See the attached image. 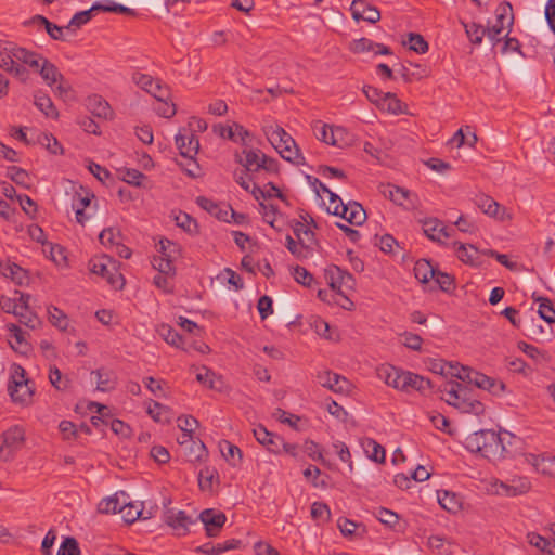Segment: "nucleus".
Wrapping results in <instances>:
<instances>
[{
  "mask_svg": "<svg viewBox=\"0 0 555 555\" xmlns=\"http://www.w3.org/2000/svg\"><path fill=\"white\" fill-rule=\"evenodd\" d=\"M47 60L42 54L18 47L13 42L0 44V68L22 80L27 78L25 66L39 72L42 63Z\"/></svg>",
  "mask_w": 555,
  "mask_h": 555,
  "instance_id": "1",
  "label": "nucleus"
},
{
  "mask_svg": "<svg viewBox=\"0 0 555 555\" xmlns=\"http://www.w3.org/2000/svg\"><path fill=\"white\" fill-rule=\"evenodd\" d=\"M431 371L441 375H451L476 387L488 390L494 395L503 391L505 386L502 382L491 378L482 373H479L468 366H462L452 363H444L436 361L431 365Z\"/></svg>",
  "mask_w": 555,
  "mask_h": 555,
  "instance_id": "2",
  "label": "nucleus"
},
{
  "mask_svg": "<svg viewBox=\"0 0 555 555\" xmlns=\"http://www.w3.org/2000/svg\"><path fill=\"white\" fill-rule=\"evenodd\" d=\"M504 436L512 437V435L507 431L498 434L491 429H481L466 437L465 448L468 451L473 453H479L489 460L502 457L506 452V448L504 446Z\"/></svg>",
  "mask_w": 555,
  "mask_h": 555,
  "instance_id": "3",
  "label": "nucleus"
},
{
  "mask_svg": "<svg viewBox=\"0 0 555 555\" xmlns=\"http://www.w3.org/2000/svg\"><path fill=\"white\" fill-rule=\"evenodd\" d=\"M236 160L249 172L250 179L261 173L273 175L279 171L276 159L267 156L258 149H244L242 155H236Z\"/></svg>",
  "mask_w": 555,
  "mask_h": 555,
  "instance_id": "4",
  "label": "nucleus"
},
{
  "mask_svg": "<svg viewBox=\"0 0 555 555\" xmlns=\"http://www.w3.org/2000/svg\"><path fill=\"white\" fill-rule=\"evenodd\" d=\"M266 134L281 157L295 165L302 164L304 157L299 153L295 140L283 128L271 127Z\"/></svg>",
  "mask_w": 555,
  "mask_h": 555,
  "instance_id": "5",
  "label": "nucleus"
},
{
  "mask_svg": "<svg viewBox=\"0 0 555 555\" xmlns=\"http://www.w3.org/2000/svg\"><path fill=\"white\" fill-rule=\"evenodd\" d=\"M9 393L14 402L28 403L33 397V388L25 378V370L20 365L11 367V382L8 385Z\"/></svg>",
  "mask_w": 555,
  "mask_h": 555,
  "instance_id": "6",
  "label": "nucleus"
},
{
  "mask_svg": "<svg viewBox=\"0 0 555 555\" xmlns=\"http://www.w3.org/2000/svg\"><path fill=\"white\" fill-rule=\"evenodd\" d=\"M90 270L99 274L115 288H122L125 284L124 276L117 272L116 261L106 255L94 258L90 261Z\"/></svg>",
  "mask_w": 555,
  "mask_h": 555,
  "instance_id": "7",
  "label": "nucleus"
},
{
  "mask_svg": "<svg viewBox=\"0 0 555 555\" xmlns=\"http://www.w3.org/2000/svg\"><path fill=\"white\" fill-rule=\"evenodd\" d=\"M25 440V431L20 426H12L0 436V461L12 460L13 454L18 450Z\"/></svg>",
  "mask_w": 555,
  "mask_h": 555,
  "instance_id": "8",
  "label": "nucleus"
},
{
  "mask_svg": "<svg viewBox=\"0 0 555 555\" xmlns=\"http://www.w3.org/2000/svg\"><path fill=\"white\" fill-rule=\"evenodd\" d=\"M314 135L318 140L337 147L347 144V131L343 127H332L322 121H315L313 125Z\"/></svg>",
  "mask_w": 555,
  "mask_h": 555,
  "instance_id": "9",
  "label": "nucleus"
},
{
  "mask_svg": "<svg viewBox=\"0 0 555 555\" xmlns=\"http://www.w3.org/2000/svg\"><path fill=\"white\" fill-rule=\"evenodd\" d=\"M496 21L492 27L487 29V37L493 44L500 41V34L505 27H511L514 22L513 8L508 2H502L495 10Z\"/></svg>",
  "mask_w": 555,
  "mask_h": 555,
  "instance_id": "10",
  "label": "nucleus"
},
{
  "mask_svg": "<svg viewBox=\"0 0 555 555\" xmlns=\"http://www.w3.org/2000/svg\"><path fill=\"white\" fill-rule=\"evenodd\" d=\"M132 81L156 100H167L169 98L168 87L164 86L159 79H155L151 75L135 72L132 75Z\"/></svg>",
  "mask_w": 555,
  "mask_h": 555,
  "instance_id": "11",
  "label": "nucleus"
},
{
  "mask_svg": "<svg viewBox=\"0 0 555 555\" xmlns=\"http://www.w3.org/2000/svg\"><path fill=\"white\" fill-rule=\"evenodd\" d=\"M324 276L331 288L333 291H336L337 294L339 295H344V287L352 288L354 284V279L352 274L341 270L337 266H331L326 268L324 271Z\"/></svg>",
  "mask_w": 555,
  "mask_h": 555,
  "instance_id": "12",
  "label": "nucleus"
},
{
  "mask_svg": "<svg viewBox=\"0 0 555 555\" xmlns=\"http://www.w3.org/2000/svg\"><path fill=\"white\" fill-rule=\"evenodd\" d=\"M496 492L506 496H518L530 491L531 481L526 476H513L495 483Z\"/></svg>",
  "mask_w": 555,
  "mask_h": 555,
  "instance_id": "13",
  "label": "nucleus"
},
{
  "mask_svg": "<svg viewBox=\"0 0 555 555\" xmlns=\"http://www.w3.org/2000/svg\"><path fill=\"white\" fill-rule=\"evenodd\" d=\"M476 206L487 216L500 221L512 219V215L502 207L496 201L486 194H479L475 197Z\"/></svg>",
  "mask_w": 555,
  "mask_h": 555,
  "instance_id": "14",
  "label": "nucleus"
},
{
  "mask_svg": "<svg viewBox=\"0 0 555 555\" xmlns=\"http://www.w3.org/2000/svg\"><path fill=\"white\" fill-rule=\"evenodd\" d=\"M164 521L171 527L178 535H185L191 525L196 522L184 511L168 509L164 514Z\"/></svg>",
  "mask_w": 555,
  "mask_h": 555,
  "instance_id": "15",
  "label": "nucleus"
},
{
  "mask_svg": "<svg viewBox=\"0 0 555 555\" xmlns=\"http://www.w3.org/2000/svg\"><path fill=\"white\" fill-rule=\"evenodd\" d=\"M176 145L181 156L192 160L198 152L199 141L191 130L183 129L176 135Z\"/></svg>",
  "mask_w": 555,
  "mask_h": 555,
  "instance_id": "16",
  "label": "nucleus"
},
{
  "mask_svg": "<svg viewBox=\"0 0 555 555\" xmlns=\"http://www.w3.org/2000/svg\"><path fill=\"white\" fill-rule=\"evenodd\" d=\"M198 519L203 522L208 537H216L227 521L225 515L215 509L203 511Z\"/></svg>",
  "mask_w": 555,
  "mask_h": 555,
  "instance_id": "17",
  "label": "nucleus"
},
{
  "mask_svg": "<svg viewBox=\"0 0 555 555\" xmlns=\"http://www.w3.org/2000/svg\"><path fill=\"white\" fill-rule=\"evenodd\" d=\"M352 17L356 21L376 23L380 20V12L365 0H353L350 7Z\"/></svg>",
  "mask_w": 555,
  "mask_h": 555,
  "instance_id": "18",
  "label": "nucleus"
},
{
  "mask_svg": "<svg viewBox=\"0 0 555 555\" xmlns=\"http://www.w3.org/2000/svg\"><path fill=\"white\" fill-rule=\"evenodd\" d=\"M253 431L260 444L266 447L268 451L279 454V448L284 446V439L281 436L268 431L262 425L256 426Z\"/></svg>",
  "mask_w": 555,
  "mask_h": 555,
  "instance_id": "19",
  "label": "nucleus"
},
{
  "mask_svg": "<svg viewBox=\"0 0 555 555\" xmlns=\"http://www.w3.org/2000/svg\"><path fill=\"white\" fill-rule=\"evenodd\" d=\"M525 461L531 465L535 472L545 476H555V456L529 453L525 455Z\"/></svg>",
  "mask_w": 555,
  "mask_h": 555,
  "instance_id": "20",
  "label": "nucleus"
},
{
  "mask_svg": "<svg viewBox=\"0 0 555 555\" xmlns=\"http://www.w3.org/2000/svg\"><path fill=\"white\" fill-rule=\"evenodd\" d=\"M317 379L322 387L334 392H344L347 390L349 385L347 378L327 370L319 372L317 374Z\"/></svg>",
  "mask_w": 555,
  "mask_h": 555,
  "instance_id": "21",
  "label": "nucleus"
},
{
  "mask_svg": "<svg viewBox=\"0 0 555 555\" xmlns=\"http://www.w3.org/2000/svg\"><path fill=\"white\" fill-rule=\"evenodd\" d=\"M439 391L442 393V399L449 404L457 408L464 396L467 395V388L455 380L446 382Z\"/></svg>",
  "mask_w": 555,
  "mask_h": 555,
  "instance_id": "22",
  "label": "nucleus"
},
{
  "mask_svg": "<svg viewBox=\"0 0 555 555\" xmlns=\"http://www.w3.org/2000/svg\"><path fill=\"white\" fill-rule=\"evenodd\" d=\"M0 274L18 286H23L29 281L28 272L11 261H0Z\"/></svg>",
  "mask_w": 555,
  "mask_h": 555,
  "instance_id": "23",
  "label": "nucleus"
},
{
  "mask_svg": "<svg viewBox=\"0 0 555 555\" xmlns=\"http://www.w3.org/2000/svg\"><path fill=\"white\" fill-rule=\"evenodd\" d=\"M129 496L125 492L115 493L113 496L103 499L98 506L102 514H116L127 507Z\"/></svg>",
  "mask_w": 555,
  "mask_h": 555,
  "instance_id": "24",
  "label": "nucleus"
},
{
  "mask_svg": "<svg viewBox=\"0 0 555 555\" xmlns=\"http://www.w3.org/2000/svg\"><path fill=\"white\" fill-rule=\"evenodd\" d=\"M424 234L434 242L441 243L450 236L447 228L437 218H426L422 221Z\"/></svg>",
  "mask_w": 555,
  "mask_h": 555,
  "instance_id": "25",
  "label": "nucleus"
},
{
  "mask_svg": "<svg viewBox=\"0 0 555 555\" xmlns=\"http://www.w3.org/2000/svg\"><path fill=\"white\" fill-rule=\"evenodd\" d=\"M338 216L353 225H361L366 219L364 208L357 202H349L348 204H345Z\"/></svg>",
  "mask_w": 555,
  "mask_h": 555,
  "instance_id": "26",
  "label": "nucleus"
},
{
  "mask_svg": "<svg viewBox=\"0 0 555 555\" xmlns=\"http://www.w3.org/2000/svg\"><path fill=\"white\" fill-rule=\"evenodd\" d=\"M431 387L433 385L429 379L418 374L406 371L401 386V391L410 392L411 390H416L423 393L426 390L431 389Z\"/></svg>",
  "mask_w": 555,
  "mask_h": 555,
  "instance_id": "27",
  "label": "nucleus"
},
{
  "mask_svg": "<svg viewBox=\"0 0 555 555\" xmlns=\"http://www.w3.org/2000/svg\"><path fill=\"white\" fill-rule=\"evenodd\" d=\"M91 197H93V195L90 196L87 192H85V194L77 192L73 196L72 208L75 210L77 222L82 225L90 218L85 210L90 205Z\"/></svg>",
  "mask_w": 555,
  "mask_h": 555,
  "instance_id": "28",
  "label": "nucleus"
},
{
  "mask_svg": "<svg viewBox=\"0 0 555 555\" xmlns=\"http://www.w3.org/2000/svg\"><path fill=\"white\" fill-rule=\"evenodd\" d=\"M456 257L464 263L470 266H480L479 250L474 245L454 243Z\"/></svg>",
  "mask_w": 555,
  "mask_h": 555,
  "instance_id": "29",
  "label": "nucleus"
},
{
  "mask_svg": "<svg viewBox=\"0 0 555 555\" xmlns=\"http://www.w3.org/2000/svg\"><path fill=\"white\" fill-rule=\"evenodd\" d=\"M88 108L90 112L100 118L108 119L112 117L113 112L107 101L100 95L88 98Z\"/></svg>",
  "mask_w": 555,
  "mask_h": 555,
  "instance_id": "30",
  "label": "nucleus"
},
{
  "mask_svg": "<svg viewBox=\"0 0 555 555\" xmlns=\"http://www.w3.org/2000/svg\"><path fill=\"white\" fill-rule=\"evenodd\" d=\"M392 202L408 210H412L417 207L418 197L409 190L398 186L397 190H395V198Z\"/></svg>",
  "mask_w": 555,
  "mask_h": 555,
  "instance_id": "31",
  "label": "nucleus"
},
{
  "mask_svg": "<svg viewBox=\"0 0 555 555\" xmlns=\"http://www.w3.org/2000/svg\"><path fill=\"white\" fill-rule=\"evenodd\" d=\"M29 24L35 25V26H44V28H46L47 33L49 34V36L52 39H54V40H65V38H64V29H66V28L65 27H60V26L51 23L50 21H48L42 15L34 16L29 21Z\"/></svg>",
  "mask_w": 555,
  "mask_h": 555,
  "instance_id": "32",
  "label": "nucleus"
},
{
  "mask_svg": "<svg viewBox=\"0 0 555 555\" xmlns=\"http://www.w3.org/2000/svg\"><path fill=\"white\" fill-rule=\"evenodd\" d=\"M34 104L36 107L42 112L47 117L56 119L59 117V112L56 107L54 106L51 98L42 92H37L35 94V102Z\"/></svg>",
  "mask_w": 555,
  "mask_h": 555,
  "instance_id": "33",
  "label": "nucleus"
},
{
  "mask_svg": "<svg viewBox=\"0 0 555 555\" xmlns=\"http://www.w3.org/2000/svg\"><path fill=\"white\" fill-rule=\"evenodd\" d=\"M101 8H102L101 2H94L90 9L77 12L72 17L68 25L65 28L66 29H70L72 27L80 28L82 25L87 24L92 18L94 12L101 11Z\"/></svg>",
  "mask_w": 555,
  "mask_h": 555,
  "instance_id": "34",
  "label": "nucleus"
},
{
  "mask_svg": "<svg viewBox=\"0 0 555 555\" xmlns=\"http://www.w3.org/2000/svg\"><path fill=\"white\" fill-rule=\"evenodd\" d=\"M38 73L43 81L51 88H53L63 76L59 68L49 60L42 63V67Z\"/></svg>",
  "mask_w": 555,
  "mask_h": 555,
  "instance_id": "35",
  "label": "nucleus"
},
{
  "mask_svg": "<svg viewBox=\"0 0 555 555\" xmlns=\"http://www.w3.org/2000/svg\"><path fill=\"white\" fill-rule=\"evenodd\" d=\"M528 543L538 550L547 553L550 555H554L555 544H552V541L548 539V535H542L537 532H529L527 534Z\"/></svg>",
  "mask_w": 555,
  "mask_h": 555,
  "instance_id": "36",
  "label": "nucleus"
},
{
  "mask_svg": "<svg viewBox=\"0 0 555 555\" xmlns=\"http://www.w3.org/2000/svg\"><path fill=\"white\" fill-rule=\"evenodd\" d=\"M436 269L430 261L420 259L414 266V275L421 283H428L435 276Z\"/></svg>",
  "mask_w": 555,
  "mask_h": 555,
  "instance_id": "37",
  "label": "nucleus"
},
{
  "mask_svg": "<svg viewBox=\"0 0 555 555\" xmlns=\"http://www.w3.org/2000/svg\"><path fill=\"white\" fill-rule=\"evenodd\" d=\"M437 496L443 509L450 513H456L461 508V500L455 493L443 490L438 491Z\"/></svg>",
  "mask_w": 555,
  "mask_h": 555,
  "instance_id": "38",
  "label": "nucleus"
},
{
  "mask_svg": "<svg viewBox=\"0 0 555 555\" xmlns=\"http://www.w3.org/2000/svg\"><path fill=\"white\" fill-rule=\"evenodd\" d=\"M286 247L298 259L308 258L311 254V245L306 240L296 242L291 235L286 236Z\"/></svg>",
  "mask_w": 555,
  "mask_h": 555,
  "instance_id": "39",
  "label": "nucleus"
},
{
  "mask_svg": "<svg viewBox=\"0 0 555 555\" xmlns=\"http://www.w3.org/2000/svg\"><path fill=\"white\" fill-rule=\"evenodd\" d=\"M382 111L398 115L403 113L402 102L390 92L384 93L379 105L377 106Z\"/></svg>",
  "mask_w": 555,
  "mask_h": 555,
  "instance_id": "40",
  "label": "nucleus"
},
{
  "mask_svg": "<svg viewBox=\"0 0 555 555\" xmlns=\"http://www.w3.org/2000/svg\"><path fill=\"white\" fill-rule=\"evenodd\" d=\"M196 379L210 389H219L222 384L220 377L206 366L196 369Z\"/></svg>",
  "mask_w": 555,
  "mask_h": 555,
  "instance_id": "41",
  "label": "nucleus"
},
{
  "mask_svg": "<svg viewBox=\"0 0 555 555\" xmlns=\"http://www.w3.org/2000/svg\"><path fill=\"white\" fill-rule=\"evenodd\" d=\"M96 376V389L100 391H108L114 388L115 376L112 372L99 369L92 372Z\"/></svg>",
  "mask_w": 555,
  "mask_h": 555,
  "instance_id": "42",
  "label": "nucleus"
},
{
  "mask_svg": "<svg viewBox=\"0 0 555 555\" xmlns=\"http://www.w3.org/2000/svg\"><path fill=\"white\" fill-rule=\"evenodd\" d=\"M176 224L191 235L198 233V225L195 219L189 214L179 211L175 215Z\"/></svg>",
  "mask_w": 555,
  "mask_h": 555,
  "instance_id": "43",
  "label": "nucleus"
},
{
  "mask_svg": "<svg viewBox=\"0 0 555 555\" xmlns=\"http://www.w3.org/2000/svg\"><path fill=\"white\" fill-rule=\"evenodd\" d=\"M463 413H470L474 415H481L485 412V405L478 400L470 399L466 396L463 397L457 408Z\"/></svg>",
  "mask_w": 555,
  "mask_h": 555,
  "instance_id": "44",
  "label": "nucleus"
},
{
  "mask_svg": "<svg viewBox=\"0 0 555 555\" xmlns=\"http://www.w3.org/2000/svg\"><path fill=\"white\" fill-rule=\"evenodd\" d=\"M465 33L473 44H480L487 35V29L476 23H462Z\"/></svg>",
  "mask_w": 555,
  "mask_h": 555,
  "instance_id": "45",
  "label": "nucleus"
},
{
  "mask_svg": "<svg viewBox=\"0 0 555 555\" xmlns=\"http://www.w3.org/2000/svg\"><path fill=\"white\" fill-rule=\"evenodd\" d=\"M7 328L10 333L11 338L14 339V344H11L13 348L21 349L28 347L26 340L27 333L25 331H23L20 326L13 323L7 324Z\"/></svg>",
  "mask_w": 555,
  "mask_h": 555,
  "instance_id": "46",
  "label": "nucleus"
},
{
  "mask_svg": "<svg viewBox=\"0 0 555 555\" xmlns=\"http://www.w3.org/2000/svg\"><path fill=\"white\" fill-rule=\"evenodd\" d=\"M49 321L59 330L66 331L68 327V320L66 314L59 308L51 306L48 308Z\"/></svg>",
  "mask_w": 555,
  "mask_h": 555,
  "instance_id": "47",
  "label": "nucleus"
},
{
  "mask_svg": "<svg viewBox=\"0 0 555 555\" xmlns=\"http://www.w3.org/2000/svg\"><path fill=\"white\" fill-rule=\"evenodd\" d=\"M147 414L156 422H169V409L159 402L152 401L147 406Z\"/></svg>",
  "mask_w": 555,
  "mask_h": 555,
  "instance_id": "48",
  "label": "nucleus"
},
{
  "mask_svg": "<svg viewBox=\"0 0 555 555\" xmlns=\"http://www.w3.org/2000/svg\"><path fill=\"white\" fill-rule=\"evenodd\" d=\"M99 240L104 246H117L120 243L121 234L116 228H107L100 233Z\"/></svg>",
  "mask_w": 555,
  "mask_h": 555,
  "instance_id": "49",
  "label": "nucleus"
},
{
  "mask_svg": "<svg viewBox=\"0 0 555 555\" xmlns=\"http://www.w3.org/2000/svg\"><path fill=\"white\" fill-rule=\"evenodd\" d=\"M173 258H167L163 256H155L152 260V266L154 269H156L160 274H173L175 272V266H173Z\"/></svg>",
  "mask_w": 555,
  "mask_h": 555,
  "instance_id": "50",
  "label": "nucleus"
},
{
  "mask_svg": "<svg viewBox=\"0 0 555 555\" xmlns=\"http://www.w3.org/2000/svg\"><path fill=\"white\" fill-rule=\"evenodd\" d=\"M540 302L538 313L541 319L546 321L548 324L555 322V309L547 298L538 297L535 299Z\"/></svg>",
  "mask_w": 555,
  "mask_h": 555,
  "instance_id": "51",
  "label": "nucleus"
},
{
  "mask_svg": "<svg viewBox=\"0 0 555 555\" xmlns=\"http://www.w3.org/2000/svg\"><path fill=\"white\" fill-rule=\"evenodd\" d=\"M293 231L298 241L306 240V243L312 245L314 240V233L312 232L311 228L307 227L301 221H295L293 224Z\"/></svg>",
  "mask_w": 555,
  "mask_h": 555,
  "instance_id": "52",
  "label": "nucleus"
},
{
  "mask_svg": "<svg viewBox=\"0 0 555 555\" xmlns=\"http://www.w3.org/2000/svg\"><path fill=\"white\" fill-rule=\"evenodd\" d=\"M14 315L18 318V321L22 324L26 325L31 330L36 328L40 324V320L28 308H26V310L17 308L16 312H14Z\"/></svg>",
  "mask_w": 555,
  "mask_h": 555,
  "instance_id": "53",
  "label": "nucleus"
},
{
  "mask_svg": "<svg viewBox=\"0 0 555 555\" xmlns=\"http://www.w3.org/2000/svg\"><path fill=\"white\" fill-rule=\"evenodd\" d=\"M7 175L16 184L24 188L29 186V176L26 170L16 166H11L8 168Z\"/></svg>",
  "mask_w": 555,
  "mask_h": 555,
  "instance_id": "54",
  "label": "nucleus"
},
{
  "mask_svg": "<svg viewBox=\"0 0 555 555\" xmlns=\"http://www.w3.org/2000/svg\"><path fill=\"white\" fill-rule=\"evenodd\" d=\"M518 348L525 353L527 354L529 358L535 360L537 362H541V361H547L548 360V356L545 351H542L540 350L539 348L532 346V345H529L525 341H520L518 344Z\"/></svg>",
  "mask_w": 555,
  "mask_h": 555,
  "instance_id": "55",
  "label": "nucleus"
},
{
  "mask_svg": "<svg viewBox=\"0 0 555 555\" xmlns=\"http://www.w3.org/2000/svg\"><path fill=\"white\" fill-rule=\"evenodd\" d=\"M364 448L365 452L369 454V457L373 461L379 463L385 461V449L375 440L369 439Z\"/></svg>",
  "mask_w": 555,
  "mask_h": 555,
  "instance_id": "56",
  "label": "nucleus"
},
{
  "mask_svg": "<svg viewBox=\"0 0 555 555\" xmlns=\"http://www.w3.org/2000/svg\"><path fill=\"white\" fill-rule=\"evenodd\" d=\"M101 11L109 12V13L125 14L128 16H137L138 15L135 10L125 7L122 4H119V3L113 2L111 0H107V3H102Z\"/></svg>",
  "mask_w": 555,
  "mask_h": 555,
  "instance_id": "57",
  "label": "nucleus"
},
{
  "mask_svg": "<svg viewBox=\"0 0 555 555\" xmlns=\"http://www.w3.org/2000/svg\"><path fill=\"white\" fill-rule=\"evenodd\" d=\"M57 555H80L77 540L73 537H66L59 547Z\"/></svg>",
  "mask_w": 555,
  "mask_h": 555,
  "instance_id": "58",
  "label": "nucleus"
},
{
  "mask_svg": "<svg viewBox=\"0 0 555 555\" xmlns=\"http://www.w3.org/2000/svg\"><path fill=\"white\" fill-rule=\"evenodd\" d=\"M158 253L160 254L159 256H163V257H169V258H173L176 259V257L179 255V246L167 240V238H164V240H160L159 241V244H158Z\"/></svg>",
  "mask_w": 555,
  "mask_h": 555,
  "instance_id": "59",
  "label": "nucleus"
},
{
  "mask_svg": "<svg viewBox=\"0 0 555 555\" xmlns=\"http://www.w3.org/2000/svg\"><path fill=\"white\" fill-rule=\"evenodd\" d=\"M408 44L411 50L421 54H424L428 51V43L420 34L410 33Z\"/></svg>",
  "mask_w": 555,
  "mask_h": 555,
  "instance_id": "60",
  "label": "nucleus"
},
{
  "mask_svg": "<svg viewBox=\"0 0 555 555\" xmlns=\"http://www.w3.org/2000/svg\"><path fill=\"white\" fill-rule=\"evenodd\" d=\"M278 208L272 204L260 203V214L262 215L263 221L270 224L274 229H279L276 223Z\"/></svg>",
  "mask_w": 555,
  "mask_h": 555,
  "instance_id": "61",
  "label": "nucleus"
},
{
  "mask_svg": "<svg viewBox=\"0 0 555 555\" xmlns=\"http://www.w3.org/2000/svg\"><path fill=\"white\" fill-rule=\"evenodd\" d=\"M331 516V511L325 503L314 502L311 505V517L314 520L319 521H327Z\"/></svg>",
  "mask_w": 555,
  "mask_h": 555,
  "instance_id": "62",
  "label": "nucleus"
},
{
  "mask_svg": "<svg viewBox=\"0 0 555 555\" xmlns=\"http://www.w3.org/2000/svg\"><path fill=\"white\" fill-rule=\"evenodd\" d=\"M178 427L184 433V437L192 438L194 429L198 426V422L193 416H180L177 420Z\"/></svg>",
  "mask_w": 555,
  "mask_h": 555,
  "instance_id": "63",
  "label": "nucleus"
},
{
  "mask_svg": "<svg viewBox=\"0 0 555 555\" xmlns=\"http://www.w3.org/2000/svg\"><path fill=\"white\" fill-rule=\"evenodd\" d=\"M293 276L295 281L304 286H311L313 282L312 274L306 270L304 267L296 266L293 269Z\"/></svg>",
  "mask_w": 555,
  "mask_h": 555,
  "instance_id": "64",
  "label": "nucleus"
}]
</instances>
